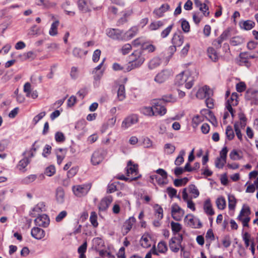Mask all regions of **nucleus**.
<instances>
[{"label": "nucleus", "mask_w": 258, "mask_h": 258, "mask_svg": "<svg viewBox=\"0 0 258 258\" xmlns=\"http://www.w3.org/2000/svg\"><path fill=\"white\" fill-rule=\"evenodd\" d=\"M175 150V147L169 143L166 144L164 145V152L168 155L172 154Z\"/></svg>", "instance_id": "50"}, {"label": "nucleus", "mask_w": 258, "mask_h": 258, "mask_svg": "<svg viewBox=\"0 0 258 258\" xmlns=\"http://www.w3.org/2000/svg\"><path fill=\"white\" fill-rule=\"evenodd\" d=\"M216 204L219 209L223 210L226 207L225 199L223 197H219L217 199Z\"/></svg>", "instance_id": "49"}, {"label": "nucleus", "mask_w": 258, "mask_h": 258, "mask_svg": "<svg viewBox=\"0 0 258 258\" xmlns=\"http://www.w3.org/2000/svg\"><path fill=\"white\" fill-rule=\"evenodd\" d=\"M87 51H83L82 50L78 48H75L73 51V55L78 57H81L83 55H85L87 54Z\"/></svg>", "instance_id": "58"}, {"label": "nucleus", "mask_w": 258, "mask_h": 258, "mask_svg": "<svg viewBox=\"0 0 258 258\" xmlns=\"http://www.w3.org/2000/svg\"><path fill=\"white\" fill-rule=\"evenodd\" d=\"M37 178V175L35 174H30L23 178L21 182L24 184H29L34 182Z\"/></svg>", "instance_id": "42"}, {"label": "nucleus", "mask_w": 258, "mask_h": 258, "mask_svg": "<svg viewBox=\"0 0 258 258\" xmlns=\"http://www.w3.org/2000/svg\"><path fill=\"white\" fill-rule=\"evenodd\" d=\"M167 178H164L163 177H161V176H160L157 174H154L150 176L149 181L154 184H155V183H157L160 185H163L167 184Z\"/></svg>", "instance_id": "20"}, {"label": "nucleus", "mask_w": 258, "mask_h": 258, "mask_svg": "<svg viewBox=\"0 0 258 258\" xmlns=\"http://www.w3.org/2000/svg\"><path fill=\"white\" fill-rule=\"evenodd\" d=\"M226 163V159L218 157L215 160V166L218 168H222Z\"/></svg>", "instance_id": "55"}, {"label": "nucleus", "mask_w": 258, "mask_h": 258, "mask_svg": "<svg viewBox=\"0 0 258 258\" xmlns=\"http://www.w3.org/2000/svg\"><path fill=\"white\" fill-rule=\"evenodd\" d=\"M55 199L59 204H62L65 200V192L61 187H58L55 190Z\"/></svg>", "instance_id": "22"}, {"label": "nucleus", "mask_w": 258, "mask_h": 258, "mask_svg": "<svg viewBox=\"0 0 258 258\" xmlns=\"http://www.w3.org/2000/svg\"><path fill=\"white\" fill-rule=\"evenodd\" d=\"M23 90L26 93V96L28 97H31L33 99H35L38 97L37 92L36 90H32L31 85L30 83L28 82H27L24 84Z\"/></svg>", "instance_id": "19"}, {"label": "nucleus", "mask_w": 258, "mask_h": 258, "mask_svg": "<svg viewBox=\"0 0 258 258\" xmlns=\"http://www.w3.org/2000/svg\"><path fill=\"white\" fill-rule=\"evenodd\" d=\"M27 34L30 36H39L41 34L40 29L36 25H33L29 29Z\"/></svg>", "instance_id": "36"}, {"label": "nucleus", "mask_w": 258, "mask_h": 258, "mask_svg": "<svg viewBox=\"0 0 258 258\" xmlns=\"http://www.w3.org/2000/svg\"><path fill=\"white\" fill-rule=\"evenodd\" d=\"M30 160L28 157H24L21 159L17 165V168L21 171L25 172L26 171V167L30 163Z\"/></svg>", "instance_id": "28"}, {"label": "nucleus", "mask_w": 258, "mask_h": 258, "mask_svg": "<svg viewBox=\"0 0 258 258\" xmlns=\"http://www.w3.org/2000/svg\"><path fill=\"white\" fill-rule=\"evenodd\" d=\"M23 56L25 60L30 59L32 60L36 57L37 55L35 52L29 51L27 52L24 53Z\"/></svg>", "instance_id": "56"}, {"label": "nucleus", "mask_w": 258, "mask_h": 258, "mask_svg": "<svg viewBox=\"0 0 258 258\" xmlns=\"http://www.w3.org/2000/svg\"><path fill=\"white\" fill-rule=\"evenodd\" d=\"M135 222L136 219L133 217H130L127 220L125 221L123 226V232L125 234H127L131 230L133 225Z\"/></svg>", "instance_id": "25"}, {"label": "nucleus", "mask_w": 258, "mask_h": 258, "mask_svg": "<svg viewBox=\"0 0 258 258\" xmlns=\"http://www.w3.org/2000/svg\"><path fill=\"white\" fill-rule=\"evenodd\" d=\"M31 235L37 239H41L45 236L44 231L38 227H34L31 230Z\"/></svg>", "instance_id": "24"}, {"label": "nucleus", "mask_w": 258, "mask_h": 258, "mask_svg": "<svg viewBox=\"0 0 258 258\" xmlns=\"http://www.w3.org/2000/svg\"><path fill=\"white\" fill-rule=\"evenodd\" d=\"M45 211V205L43 202L39 203L33 209L32 215L36 216L40 213Z\"/></svg>", "instance_id": "30"}, {"label": "nucleus", "mask_w": 258, "mask_h": 258, "mask_svg": "<svg viewBox=\"0 0 258 258\" xmlns=\"http://www.w3.org/2000/svg\"><path fill=\"white\" fill-rule=\"evenodd\" d=\"M157 249L159 252L164 253L167 250V247L165 242L161 241L157 245Z\"/></svg>", "instance_id": "59"}, {"label": "nucleus", "mask_w": 258, "mask_h": 258, "mask_svg": "<svg viewBox=\"0 0 258 258\" xmlns=\"http://www.w3.org/2000/svg\"><path fill=\"white\" fill-rule=\"evenodd\" d=\"M228 208L230 210H233L235 209L236 200L234 196L229 195L228 197Z\"/></svg>", "instance_id": "48"}, {"label": "nucleus", "mask_w": 258, "mask_h": 258, "mask_svg": "<svg viewBox=\"0 0 258 258\" xmlns=\"http://www.w3.org/2000/svg\"><path fill=\"white\" fill-rule=\"evenodd\" d=\"M245 98L250 101L251 104L258 105V91L252 89H248L245 94Z\"/></svg>", "instance_id": "14"}, {"label": "nucleus", "mask_w": 258, "mask_h": 258, "mask_svg": "<svg viewBox=\"0 0 258 258\" xmlns=\"http://www.w3.org/2000/svg\"><path fill=\"white\" fill-rule=\"evenodd\" d=\"M238 94L237 93H233L229 99H228L226 103V108L230 113L232 117H234V110L232 106H236L238 104Z\"/></svg>", "instance_id": "7"}, {"label": "nucleus", "mask_w": 258, "mask_h": 258, "mask_svg": "<svg viewBox=\"0 0 258 258\" xmlns=\"http://www.w3.org/2000/svg\"><path fill=\"white\" fill-rule=\"evenodd\" d=\"M36 225L43 227H46L49 224V219L46 214L38 216L34 220Z\"/></svg>", "instance_id": "18"}, {"label": "nucleus", "mask_w": 258, "mask_h": 258, "mask_svg": "<svg viewBox=\"0 0 258 258\" xmlns=\"http://www.w3.org/2000/svg\"><path fill=\"white\" fill-rule=\"evenodd\" d=\"M181 27L182 30L185 33L188 32L190 31V26L188 22L183 19L181 20Z\"/></svg>", "instance_id": "62"}, {"label": "nucleus", "mask_w": 258, "mask_h": 258, "mask_svg": "<svg viewBox=\"0 0 258 258\" xmlns=\"http://www.w3.org/2000/svg\"><path fill=\"white\" fill-rule=\"evenodd\" d=\"M97 216L95 212H92L90 217V221L92 225L94 227H96L98 226V223L97 222Z\"/></svg>", "instance_id": "57"}, {"label": "nucleus", "mask_w": 258, "mask_h": 258, "mask_svg": "<svg viewBox=\"0 0 258 258\" xmlns=\"http://www.w3.org/2000/svg\"><path fill=\"white\" fill-rule=\"evenodd\" d=\"M140 243L141 246L145 248L151 247L152 245V237L148 232L145 233L141 237Z\"/></svg>", "instance_id": "17"}, {"label": "nucleus", "mask_w": 258, "mask_h": 258, "mask_svg": "<svg viewBox=\"0 0 258 258\" xmlns=\"http://www.w3.org/2000/svg\"><path fill=\"white\" fill-rule=\"evenodd\" d=\"M172 75L171 71L168 70H163L158 73L154 78V81L159 84L164 83Z\"/></svg>", "instance_id": "12"}, {"label": "nucleus", "mask_w": 258, "mask_h": 258, "mask_svg": "<svg viewBox=\"0 0 258 258\" xmlns=\"http://www.w3.org/2000/svg\"><path fill=\"white\" fill-rule=\"evenodd\" d=\"M250 214V211L248 207H243L237 218L238 219H241V218L243 217H245L247 216H249Z\"/></svg>", "instance_id": "52"}, {"label": "nucleus", "mask_w": 258, "mask_h": 258, "mask_svg": "<svg viewBox=\"0 0 258 258\" xmlns=\"http://www.w3.org/2000/svg\"><path fill=\"white\" fill-rule=\"evenodd\" d=\"M161 64V59L158 56L154 57L148 62L149 69L152 70L156 69Z\"/></svg>", "instance_id": "27"}, {"label": "nucleus", "mask_w": 258, "mask_h": 258, "mask_svg": "<svg viewBox=\"0 0 258 258\" xmlns=\"http://www.w3.org/2000/svg\"><path fill=\"white\" fill-rule=\"evenodd\" d=\"M240 26L241 28L249 30L251 29L254 26V23L250 20H247L240 23Z\"/></svg>", "instance_id": "35"}, {"label": "nucleus", "mask_w": 258, "mask_h": 258, "mask_svg": "<svg viewBox=\"0 0 258 258\" xmlns=\"http://www.w3.org/2000/svg\"><path fill=\"white\" fill-rule=\"evenodd\" d=\"M225 134L227 139L229 141L233 140L235 137L233 130L230 125L226 127Z\"/></svg>", "instance_id": "47"}, {"label": "nucleus", "mask_w": 258, "mask_h": 258, "mask_svg": "<svg viewBox=\"0 0 258 258\" xmlns=\"http://www.w3.org/2000/svg\"><path fill=\"white\" fill-rule=\"evenodd\" d=\"M234 129L237 138L241 142H242L243 141V136L241 132L238 122H236L234 123Z\"/></svg>", "instance_id": "44"}, {"label": "nucleus", "mask_w": 258, "mask_h": 258, "mask_svg": "<svg viewBox=\"0 0 258 258\" xmlns=\"http://www.w3.org/2000/svg\"><path fill=\"white\" fill-rule=\"evenodd\" d=\"M204 210L208 215L212 216L214 214V211L210 200H207L204 205Z\"/></svg>", "instance_id": "31"}, {"label": "nucleus", "mask_w": 258, "mask_h": 258, "mask_svg": "<svg viewBox=\"0 0 258 258\" xmlns=\"http://www.w3.org/2000/svg\"><path fill=\"white\" fill-rule=\"evenodd\" d=\"M112 202V198L111 196H108L102 199L99 204V210L105 211L107 210Z\"/></svg>", "instance_id": "21"}, {"label": "nucleus", "mask_w": 258, "mask_h": 258, "mask_svg": "<svg viewBox=\"0 0 258 258\" xmlns=\"http://www.w3.org/2000/svg\"><path fill=\"white\" fill-rule=\"evenodd\" d=\"M194 3L196 6L202 11L205 16H209L210 12L208 7L205 4H203L200 0H194Z\"/></svg>", "instance_id": "26"}, {"label": "nucleus", "mask_w": 258, "mask_h": 258, "mask_svg": "<svg viewBox=\"0 0 258 258\" xmlns=\"http://www.w3.org/2000/svg\"><path fill=\"white\" fill-rule=\"evenodd\" d=\"M204 120V117L197 115L194 116L192 119V126L194 128H196Z\"/></svg>", "instance_id": "43"}, {"label": "nucleus", "mask_w": 258, "mask_h": 258, "mask_svg": "<svg viewBox=\"0 0 258 258\" xmlns=\"http://www.w3.org/2000/svg\"><path fill=\"white\" fill-rule=\"evenodd\" d=\"M244 42V39L242 36H235L231 38L230 43L231 45L236 46L240 45Z\"/></svg>", "instance_id": "34"}, {"label": "nucleus", "mask_w": 258, "mask_h": 258, "mask_svg": "<svg viewBox=\"0 0 258 258\" xmlns=\"http://www.w3.org/2000/svg\"><path fill=\"white\" fill-rule=\"evenodd\" d=\"M171 227L173 232L175 235H177L178 234L177 233L181 229V225L178 223L171 222Z\"/></svg>", "instance_id": "53"}, {"label": "nucleus", "mask_w": 258, "mask_h": 258, "mask_svg": "<svg viewBox=\"0 0 258 258\" xmlns=\"http://www.w3.org/2000/svg\"><path fill=\"white\" fill-rule=\"evenodd\" d=\"M174 24H171L169 26H168L167 28L164 29L160 34L161 37L162 38H166L170 33L171 32L173 27Z\"/></svg>", "instance_id": "51"}, {"label": "nucleus", "mask_w": 258, "mask_h": 258, "mask_svg": "<svg viewBox=\"0 0 258 258\" xmlns=\"http://www.w3.org/2000/svg\"><path fill=\"white\" fill-rule=\"evenodd\" d=\"M213 95V91L207 86H205L199 89L196 96L198 98L203 99L207 97H210Z\"/></svg>", "instance_id": "15"}, {"label": "nucleus", "mask_w": 258, "mask_h": 258, "mask_svg": "<svg viewBox=\"0 0 258 258\" xmlns=\"http://www.w3.org/2000/svg\"><path fill=\"white\" fill-rule=\"evenodd\" d=\"M91 187L90 183L74 185L72 187V191L74 195L77 197H82L86 196Z\"/></svg>", "instance_id": "3"}, {"label": "nucleus", "mask_w": 258, "mask_h": 258, "mask_svg": "<svg viewBox=\"0 0 258 258\" xmlns=\"http://www.w3.org/2000/svg\"><path fill=\"white\" fill-rule=\"evenodd\" d=\"M158 100L160 101L162 100L166 103H174L176 101V97L170 94L163 95L161 99Z\"/></svg>", "instance_id": "40"}, {"label": "nucleus", "mask_w": 258, "mask_h": 258, "mask_svg": "<svg viewBox=\"0 0 258 258\" xmlns=\"http://www.w3.org/2000/svg\"><path fill=\"white\" fill-rule=\"evenodd\" d=\"M55 140L56 142L62 143L65 141L66 138L62 132H57L55 134Z\"/></svg>", "instance_id": "61"}, {"label": "nucleus", "mask_w": 258, "mask_h": 258, "mask_svg": "<svg viewBox=\"0 0 258 258\" xmlns=\"http://www.w3.org/2000/svg\"><path fill=\"white\" fill-rule=\"evenodd\" d=\"M184 41V37L180 33H175L172 37L171 41L173 46H170V49L172 51L176 50V47L180 46Z\"/></svg>", "instance_id": "13"}, {"label": "nucleus", "mask_w": 258, "mask_h": 258, "mask_svg": "<svg viewBox=\"0 0 258 258\" xmlns=\"http://www.w3.org/2000/svg\"><path fill=\"white\" fill-rule=\"evenodd\" d=\"M246 84L243 82H240L236 85V89L238 92L241 93L246 89Z\"/></svg>", "instance_id": "64"}, {"label": "nucleus", "mask_w": 258, "mask_h": 258, "mask_svg": "<svg viewBox=\"0 0 258 258\" xmlns=\"http://www.w3.org/2000/svg\"><path fill=\"white\" fill-rule=\"evenodd\" d=\"M132 48V45L129 43H126L122 46L119 51L123 55H126L130 53Z\"/></svg>", "instance_id": "54"}, {"label": "nucleus", "mask_w": 258, "mask_h": 258, "mask_svg": "<svg viewBox=\"0 0 258 258\" xmlns=\"http://www.w3.org/2000/svg\"><path fill=\"white\" fill-rule=\"evenodd\" d=\"M197 76L198 74L196 72L184 71L176 76L175 83L178 86L184 85L186 89H189L192 87Z\"/></svg>", "instance_id": "1"}, {"label": "nucleus", "mask_w": 258, "mask_h": 258, "mask_svg": "<svg viewBox=\"0 0 258 258\" xmlns=\"http://www.w3.org/2000/svg\"><path fill=\"white\" fill-rule=\"evenodd\" d=\"M238 117L240 121V122H238L239 126L241 128L245 127V126L246 125V118L244 114L242 112L239 113L238 114Z\"/></svg>", "instance_id": "60"}, {"label": "nucleus", "mask_w": 258, "mask_h": 258, "mask_svg": "<svg viewBox=\"0 0 258 258\" xmlns=\"http://www.w3.org/2000/svg\"><path fill=\"white\" fill-rule=\"evenodd\" d=\"M155 210V215L157 217L158 220H161L163 217V209L158 205H155L154 207Z\"/></svg>", "instance_id": "41"}, {"label": "nucleus", "mask_w": 258, "mask_h": 258, "mask_svg": "<svg viewBox=\"0 0 258 258\" xmlns=\"http://www.w3.org/2000/svg\"><path fill=\"white\" fill-rule=\"evenodd\" d=\"M59 25V21H55L53 22L49 31V34L50 36H55L57 34V27Z\"/></svg>", "instance_id": "39"}, {"label": "nucleus", "mask_w": 258, "mask_h": 258, "mask_svg": "<svg viewBox=\"0 0 258 258\" xmlns=\"http://www.w3.org/2000/svg\"><path fill=\"white\" fill-rule=\"evenodd\" d=\"M107 36L113 40L123 41V31L113 28H108L106 30Z\"/></svg>", "instance_id": "9"}, {"label": "nucleus", "mask_w": 258, "mask_h": 258, "mask_svg": "<svg viewBox=\"0 0 258 258\" xmlns=\"http://www.w3.org/2000/svg\"><path fill=\"white\" fill-rule=\"evenodd\" d=\"M126 174L127 176L130 178V181L135 180L141 176L138 172V166L135 164L133 165L131 161L127 163Z\"/></svg>", "instance_id": "5"}, {"label": "nucleus", "mask_w": 258, "mask_h": 258, "mask_svg": "<svg viewBox=\"0 0 258 258\" xmlns=\"http://www.w3.org/2000/svg\"><path fill=\"white\" fill-rule=\"evenodd\" d=\"M153 106H143L140 108L141 113L147 116H153L155 113L153 112Z\"/></svg>", "instance_id": "32"}, {"label": "nucleus", "mask_w": 258, "mask_h": 258, "mask_svg": "<svg viewBox=\"0 0 258 258\" xmlns=\"http://www.w3.org/2000/svg\"><path fill=\"white\" fill-rule=\"evenodd\" d=\"M169 9V6L168 4L162 5L159 9L155 10L154 13L155 15L160 16L163 13L167 11Z\"/></svg>", "instance_id": "46"}, {"label": "nucleus", "mask_w": 258, "mask_h": 258, "mask_svg": "<svg viewBox=\"0 0 258 258\" xmlns=\"http://www.w3.org/2000/svg\"><path fill=\"white\" fill-rule=\"evenodd\" d=\"M131 67L136 68L141 66L145 61L142 50L134 51L130 56Z\"/></svg>", "instance_id": "2"}, {"label": "nucleus", "mask_w": 258, "mask_h": 258, "mask_svg": "<svg viewBox=\"0 0 258 258\" xmlns=\"http://www.w3.org/2000/svg\"><path fill=\"white\" fill-rule=\"evenodd\" d=\"M185 155V152L184 150H181L179 153L178 156L176 158L174 164L177 166H179L184 162L183 156Z\"/></svg>", "instance_id": "45"}, {"label": "nucleus", "mask_w": 258, "mask_h": 258, "mask_svg": "<svg viewBox=\"0 0 258 258\" xmlns=\"http://www.w3.org/2000/svg\"><path fill=\"white\" fill-rule=\"evenodd\" d=\"M183 240L182 235L178 234L171 238L169 242V245L171 250L174 252H177L180 249L183 250L184 248L181 245Z\"/></svg>", "instance_id": "4"}, {"label": "nucleus", "mask_w": 258, "mask_h": 258, "mask_svg": "<svg viewBox=\"0 0 258 258\" xmlns=\"http://www.w3.org/2000/svg\"><path fill=\"white\" fill-rule=\"evenodd\" d=\"M164 24L163 21H156L152 22L149 25V29L152 31L156 30L162 27Z\"/></svg>", "instance_id": "37"}, {"label": "nucleus", "mask_w": 258, "mask_h": 258, "mask_svg": "<svg viewBox=\"0 0 258 258\" xmlns=\"http://www.w3.org/2000/svg\"><path fill=\"white\" fill-rule=\"evenodd\" d=\"M117 98L119 101L123 100L125 98V87L123 85H120L117 90Z\"/></svg>", "instance_id": "38"}, {"label": "nucleus", "mask_w": 258, "mask_h": 258, "mask_svg": "<svg viewBox=\"0 0 258 258\" xmlns=\"http://www.w3.org/2000/svg\"><path fill=\"white\" fill-rule=\"evenodd\" d=\"M187 189L191 195L190 197H192V198H197L199 197L200 194L199 191L195 185H189L187 188Z\"/></svg>", "instance_id": "33"}, {"label": "nucleus", "mask_w": 258, "mask_h": 258, "mask_svg": "<svg viewBox=\"0 0 258 258\" xmlns=\"http://www.w3.org/2000/svg\"><path fill=\"white\" fill-rule=\"evenodd\" d=\"M55 173V168L53 165L47 167L45 170L44 173L48 176H51Z\"/></svg>", "instance_id": "63"}, {"label": "nucleus", "mask_w": 258, "mask_h": 258, "mask_svg": "<svg viewBox=\"0 0 258 258\" xmlns=\"http://www.w3.org/2000/svg\"><path fill=\"white\" fill-rule=\"evenodd\" d=\"M138 31V28L136 27H134L125 33L123 32V41L130 40L137 34Z\"/></svg>", "instance_id": "23"}, {"label": "nucleus", "mask_w": 258, "mask_h": 258, "mask_svg": "<svg viewBox=\"0 0 258 258\" xmlns=\"http://www.w3.org/2000/svg\"><path fill=\"white\" fill-rule=\"evenodd\" d=\"M106 151L100 149L94 151L91 157V163L94 165L99 164L104 159Z\"/></svg>", "instance_id": "6"}, {"label": "nucleus", "mask_w": 258, "mask_h": 258, "mask_svg": "<svg viewBox=\"0 0 258 258\" xmlns=\"http://www.w3.org/2000/svg\"><path fill=\"white\" fill-rule=\"evenodd\" d=\"M138 121V117L136 114H132L127 116L122 121L121 127L124 129H126L136 123Z\"/></svg>", "instance_id": "16"}, {"label": "nucleus", "mask_w": 258, "mask_h": 258, "mask_svg": "<svg viewBox=\"0 0 258 258\" xmlns=\"http://www.w3.org/2000/svg\"><path fill=\"white\" fill-rule=\"evenodd\" d=\"M184 214V211L177 204H174L171 207V215L172 218L176 221H180Z\"/></svg>", "instance_id": "11"}, {"label": "nucleus", "mask_w": 258, "mask_h": 258, "mask_svg": "<svg viewBox=\"0 0 258 258\" xmlns=\"http://www.w3.org/2000/svg\"><path fill=\"white\" fill-rule=\"evenodd\" d=\"M184 221L188 226L192 228H200L202 226L200 220L195 218L192 214L187 215L184 218Z\"/></svg>", "instance_id": "10"}, {"label": "nucleus", "mask_w": 258, "mask_h": 258, "mask_svg": "<svg viewBox=\"0 0 258 258\" xmlns=\"http://www.w3.org/2000/svg\"><path fill=\"white\" fill-rule=\"evenodd\" d=\"M207 54L209 57L214 62L217 61L219 58V55L216 50L213 47H209L207 49Z\"/></svg>", "instance_id": "29"}, {"label": "nucleus", "mask_w": 258, "mask_h": 258, "mask_svg": "<svg viewBox=\"0 0 258 258\" xmlns=\"http://www.w3.org/2000/svg\"><path fill=\"white\" fill-rule=\"evenodd\" d=\"M160 100L158 99L154 100L152 101V106L154 116H163L167 112V109L165 107L161 104Z\"/></svg>", "instance_id": "8"}]
</instances>
